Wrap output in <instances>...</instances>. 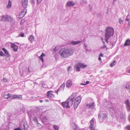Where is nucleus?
<instances>
[{
  "mask_svg": "<svg viewBox=\"0 0 130 130\" xmlns=\"http://www.w3.org/2000/svg\"><path fill=\"white\" fill-rule=\"evenodd\" d=\"M75 100L74 98L72 96H70L65 102H63L61 103V105L63 107H66V108H70L73 104Z\"/></svg>",
  "mask_w": 130,
  "mask_h": 130,
  "instance_id": "f257e3e1",
  "label": "nucleus"
},
{
  "mask_svg": "<svg viewBox=\"0 0 130 130\" xmlns=\"http://www.w3.org/2000/svg\"><path fill=\"white\" fill-rule=\"evenodd\" d=\"M114 33L113 28L110 27H108L106 28L105 35V40L107 43H108V40L109 38L112 36Z\"/></svg>",
  "mask_w": 130,
  "mask_h": 130,
  "instance_id": "f03ea898",
  "label": "nucleus"
},
{
  "mask_svg": "<svg viewBox=\"0 0 130 130\" xmlns=\"http://www.w3.org/2000/svg\"><path fill=\"white\" fill-rule=\"evenodd\" d=\"M61 51L62 52L61 53H60V51L59 52V53H60L61 56L64 58L72 55L74 53V50L72 48H67L63 50H61Z\"/></svg>",
  "mask_w": 130,
  "mask_h": 130,
  "instance_id": "7ed1b4c3",
  "label": "nucleus"
},
{
  "mask_svg": "<svg viewBox=\"0 0 130 130\" xmlns=\"http://www.w3.org/2000/svg\"><path fill=\"white\" fill-rule=\"evenodd\" d=\"M108 107L110 111L112 112V111H113L116 113V112L117 113H119L120 109V106L119 105L117 104H113L112 103L110 102Z\"/></svg>",
  "mask_w": 130,
  "mask_h": 130,
  "instance_id": "20e7f679",
  "label": "nucleus"
},
{
  "mask_svg": "<svg viewBox=\"0 0 130 130\" xmlns=\"http://www.w3.org/2000/svg\"><path fill=\"white\" fill-rule=\"evenodd\" d=\"M38 113L33 110H31L28 111L27 112V113L30 121H31L32 119L35 117L37 116V115L38 114Z\"/></svg>",
  "mask_w": 130,
  "mask_h": 130,
  "instance_id": "39448f33",
  "label": "nucleus"
},
{
  "mask_svg": "<svg viewBox=\"0 0 130 130\" xmlns=\"http://www.w3.org/2000/svg\"><path fill=\"white\" fill-rule=\"evenodd\" d=\"M81 98L80 96H78L75 99V102L74 104V108H76L78 107V104L80 102Z\"/></svg>",
  "mask_w": 130,
  "mask_h": 130,
  "instance_id": "423d86ee",
  "label": "nucleus"
},
{
  "mask_svg": "<svg viewBox=\"0 0 130 130\" xmlns=\"http://www.w3.org/2000/svg\"><path fill=\"white\" fill-rule=\"evenodd\" d=\"M1 20L3 21H8L10 22L11 20V17L9 15H3L2 18L1 19Z\"/></svg>",
  "mask_w": 130,
  "mask_h": 130,
  "instance_id": "0eeeda50",
  "label": "nucleus"
},
{
  "mask_svg": "<svg viewBox=\"0 0 130 130\" xmlns=\"http://www.w3.org/2000/svg\"><path fill=\"white\" fill-rule=\"evenodd\" d=\"M45 113L43 112L41 114L40 113V118L41 119L42 122L44 124H45V122H46L48 119V118L46 116L44 115Z\"/></svg>",
  "mask_w": 130,
  "mask_h": 130,
  "instance_id": "6e6552de",
  "label": "nucleus"
},
{
  "mask_svg": "<svg viewBox=\"0 0 130 130\" xmlns=\"http://www.w3.org/2000/svg\"><path fill=\"white\" fill-rule=\"evenodd\" d=\"M107 116L105 113H100L98 115V117L101 122H102L107 117Z\"/></svg>",
  "mask_w": 130,
  "mask_h": 130,
  "instance_id": "1a4fd4ad",
  "label": "nucleus"
},
{
  "mask_svg": "<svg viewBox=\"0 0 130 130\" xmlns=\"http://www.w3.org/2000/svg\"><path fill=\"white\" fill-rule=\"evenodd\" d=\"M95 120V119L94 118H93L91 120L90 125L89 126V128L91 130H95V125L94 124Z\"/></svg>",
  "mask_w": 130,
  "mask_h": 130,
  "instance_id": "9d476101",
  "label": "nucleus"
},
{
  "mask_svg": "<svg viewBox=\"0 0 130 130\" xmlns=\"http://www.w3.org/2000/svg\"><path fill=\"white\" fill-rule=\"evenodd\" d=\"M65 84L64 83H63L59 87V88L55 92V93L58 94V92L60 91H64L65 88Z\"/></svg>",
  "mask_w": 130,
  "mask_h": 130,
  "instance_id": "9b49d317",
  "label": "nucleus"
},
{
  "mask_svg": "<svg viewBox=\"0 0 130 130\" xmlns=\"http://www.w3.org/2000/svg\"><path fill=\"white\" fill-rule=\"evenodd\" d=\"M40 118V113L39 112L38 114L37 115V116H35L34 117V118L32 119L33 121H34L35 123L36 124H37L38 126H40L41 125L38 122L37 118Z\"/></svg>",
  "mask_w": 130,
  "mask_h": 130,
  "instance_id": "f8f14e48",
  "label": "nucleus"
},
{
  "mask_svg": "<svg viewBox=\"0 0 130 130\" xmlns=\"http://www.w3.org/2000/svg\"><path fill=\"white\" fill-rule=\"evenodd\" d=\"M26 12V8H24L21 12L19 14L18 18L19 19L22 18L25 15Z\"/></svg>",
  "mask_w": 130,
  "mask_h": 130,
  "instance_id": "ddd939ff",
  "label": "nucleus"
},
{
  "mask_svg": "<svg viewBox=\"0 0 130 130\" xmlns=\"http://www.w3.org/2000/svg\"><path fill=\"white\" fill-rule=\"evenodd\" d=\"M22 6L24 8H26L28 4V0H22Z\"/></svg>",
  "mask_w": 130,
  "mask_h": 130,
  "instance_id": "4468645a",
  "label": "nucleus"
},
{
  "mask_svg": "<svg viewBox=\"0 0 130 130\" xmlns=\"http://www.w3.org/2000/svg\"><path fill=\"white\" fill-rule=\"evenodd\" d=\"M127 109L128 111H130V102L128 100H125V102Z\"/></svg>",
  "mask_w": 130,
  "mask_h": 130,
  "instance_id": "2eb2a0df",
  "label": "nucleus"
},
{
  "mask_svg": "<svg viewBox=\"0 0 130 130\" xmlns=\"http://www.w3.org/2000/svg\"><path fill=\"white\" fill-rule=\"evenodd\" d=\"M53 91H48L47 93L46 96L48 98H51L54 96V95L51 93V92H53Z\"/></svg>",
  "mask_w": 130,
  "mask_h": 130,
  "instance_id": "dca6fc26",
  "label": "nucleus"
},
{
  "mask_svg": "<svg viewBox=\"0 0 130 130\" xmlns=\"http://www.w3.org/2000/svg\"><path fill=\"white\" fill-rule=\"evenodd\" d=\"M81 41H69L68 42V44L69 45H76L80 43Z\"/></svg>",
  "mask_w": 130,
  "mask_h": 130,
  "instance_id": "f3484780",
  "label": "nucleus"
},
{
  "mask_svg": "<svg viewBox=\"0 0 130 130\" xmlns=\"http://www.w3.org/2000/svg\"><path fill=\"white\" fill-rule=\"evenodd\" d=\"M75 4V3L74 1H69L67 3L66 5L68 7H71L73 6Z\"/></svg>",
  "mask_w": 130,
  "mask_h": 130,
  "instance_id": "a211bd4d",
  "label": "nucleus"
},
{
  "mask_svg": "<svg viewBox=\"0 0 130 130\" xmlns=\"http://www.w3.org/2000/svg\"><path fill=\"white\" fill-rule=\"evenodd\" d=\"M72 82L71 80H68L66 83V87L67 88H69L72 85Z\"/></svg>",
  "mask_w": 130,
  "mask_h": 130,
  "instance_id": "6ab92c4d",
  "label": "nucleus"
},
{
  "mask_svg": "<svg viewBox=\"0 0 130 130\" xmlns=\"http://www.w3.org/2000/svg\"><path fill=\"white\" fill-rule=\"evenodd\" d=\"M11 47L14 52H17V51L18 46L15 44H12L11 46Z\"/></svg>",
  "mask_w": 130,
  "mask_h": 130,
  "instance_id": "aec40b11",
  "label": "nucleus"
},
{
  "mask_svg": "<svg viewBox=\"0 0 130 130\" xmlns=\"http://www.w3.org/2000/svg\"><path fill=\"white\" fill-rule=\"evenodd\" d=\"M88 107L92 109L95 106L94 103H90L89 104H87L86 105Z\"/></svg>",
  "mask_w": 130,
  "mask_h": 130,
  "instance_id": "412c9836",
  "label": "nucleus"
},
{
  "mask_svg": "<svg viewBox=\"0 0 130 130\" xmlns=\"http://www.w3.org/2000/svg\"><path fill=\"white\" fill-rule=\"evenodd\" d=\"M124 46H129L130 45V39L128 38L126 41L124 45Z\"/></svg>",
  "mask_w": 130,
  "mask_h": 130,
  "instance_id": "4be33fe9",
  "label": "nucleus"
},
{
  "mask_svg": "<svg viewBox=\"0 0 130 130\" xmlns=\"http://www.w3.org/2000/svg\"><path fill=\"white\" fill-rule=\"evenodd\" d=\"M74 67L76 71H80V66L78 65V63L77 65H75Z\"/></svg>",
  "mask_w": 130,
  "mask_h": 130,
  "instance_id": "5701e85b",
  "label": "nucleus"
},
{
  "mask_svg": "<svg viewBox=\"0 0 130 130\" xmlns=\"http://www.w3.org/2000/svg\"><path fill=\"white\" fill-rule=\"evenodd\" d=\"M78 65L80 66V68H85L87 67V65H85L83 63H78Z\"/></svg>",
  "mask_w": 130,
  "mask_h": 130,
  "instance_id": "b1692460",
  "label": "nucleus"
},
{
  "mask_svg": "<svg viewBox=\"0 0 130 130\" xmlns=\"http://www.w3.org/2000/svg\"><path fill=\"white\" fill-rule=\"evenodd\" d=\"M3 50L5 53L7 57H9L10 56V55L9 54L6 49L4 48L3 49Z\"/></svg>",
  "mask_w": 130,
  "mask_h": 130,
  "instance_id": "393cba45",
  "label": "nucleus"
},
{
  "mask_svg": "<svg viewBox=\"0 0 130 130\" xmlns=\"http://www.w3.org/2000/svg\"><path fill=\"white\" fill-rule=\"evenodd\" d=\"M22 127L24 130H27L28 129V125L27 124H23Z\"/></svg>",
  "mask_w": 130,
  "mask_h": 130,
  "instance_id": "a878e982",
  "label": "nucleus"
},
{
  "mask_svg": "<svg viewBox=\"0 0 130 130\" xmlns=\"http://www.w3.org/2000/svg\"><path fill=\"white\" fill-rule=\"evenodd\" d=\"M29 40L31 42H32L34 40V37L32 35H31L29 38Z\"/></svg>",
  "mask_w": 130,
  "mask_h": 130,
  "instance_id": "bb28decb",
  "label": "nucleus"
},
{
  "mask_svg": "<svg viewBox=\"0 0 130 130\" xmlns=\"http://www.w3.org/2000/svg\"><path fill=\"white\" fill-rule=\"evenodd\" d=\"M125 88L127 89L128 91L130 93V84L126 85Z\"/></svg>",
  "mask_w": 130,
  "mask_h": 130,
  "instance_id": "cd10ccee",
  "label": "nucleus"
},
{
  "mask_svg": "<svg viewBox=\"0 0 130 130\" xmlns=\"http://www.w3.org/2000/svg\"><path fill=\"white\" fill-rule=\"evenodd\" d=\"M11 2L10 0H9L8 2V4L7 6V8H9L11 7Z\"/></svg>",
  "mask_w": 130,
  "mask_h": 130,
  "instance_id": "c85d7f7f",
  "label": "nucleus"
},
{
  "mask_svg": "<svg viewBox=\"0 0 130 130\" xmlns=\"http://www.w3.org/2000/svg\"><path fill=\"white\" fill-rule=\"evenodd\" d=\"M116 64V62L115 61H114L113 62L110 63V66L111 67L115 65Z\"/></svg>",
  "mask_w": 130,
  "mask_h": 130,
  "instance_id": "c756f323",
  "label": "nucleus"
},
{
  "mask_svg": "<svg viewBox=\"0 0 130 130\" xmlns=\"http://www.w3.org/2000/svg\"><path fill=\"white\" fill-rule=\"evenodd\" d=\"M45 55V54L43 53H42V54L39 57L40 58L41 60L42 61V62H43L44 61V60L43 59V57Z\"/></svg>",
  "mask_w": 130,
  "mask_h": 130,
  "instance_id": "7c9ffc66",
  "label": "nucleus"
},
{
  "mask_svg": "<svg viewBox=\"0 0 130 130\" xmlns=\"http://www.w3.org/2000/svg\"><path fill=\"white\" fill-rule=\"evenodd\" d=\"M53 128L55 130H58L59 129V127L56 125H54L53 126Z\"/></svg>",
  "mask_w": 130,
  "mask_h": 130,
  "instance_id": "2f4dec72",
  "label": "nucleus"
},
{
  "mask_svg": "<svg viewBox=\"0 0 130 130\" xmlns=\"http://www.w3.org/2000/svg\"><path fill=\"white\" fill-rule=\"evenodd\" d=\"M16 99H21L22 98V95H16Z\"/></svg>",
  "mask_w": 130,
  "mask_h": 130,
  "instance_id": "473e14b6",
  "label": "nucleus"
},
{
  "mask_svg": "<svg viewBox=\"0 0 130 130\" xmlns=\"http://www.w3.org/2000/svg\"><path fill=\"white\" fill-rule=\"evenodd\" d=\"M87 2L85 0H83L81 2H80V3L82 4H84L85 5L87 4Z\"/></svg>",
  "mask_w": 130,
  "mask_h": 130,
  "instance_id": "72a5a7b5",
  "label": "nucleus"
},
{
  "mask_svg": "<svg viewBox=\"0 0 130 130\" xmlns=\"http://www.w3.org/2000/svg\"><path fill=\"white\" fill-rule=\"evenodd\" d=\"M42 0H37V5H39V4L41 3Z\"/></svg>",
  "mask_w": 130,
  "mask_h": 130,
  "instance_id": "f704fd0d",
  "label": "nucleus"
},
{
  "mask_svg": "<svg viewBox=\"0 0 130 130\" xmlns=\"http://www.w3.org/2000/svg\"><path fill=\"white\" fill-rule=\"evenodd\" d=\"M84 46L86 50L87 51H88V48L87 45L86 44V43H85L84 44Z\"/></svg>",
  "mask_w": 130,
  "mask_h": 130,
  "instance_id": "c9c22d12",
  "label": "nucleus"
},
{
  "mask_svg": "<svg viewBox=\"0 0 130 130\" xmlns=\"http://www.w3.org/2000/svg\"><path fill=\"white\" fill-rule=\"evenodd\" d=\"M119 22L120 24H122L123 22V20H122L120 18L119 19Z\"/></svg>",
  "mask_w": 130,
  "mask_h": 130,
  "instance_id": "e433bc0d",
  "label": "nucleus"
},
{
  "mask_svg": "<svg viewBox=\"0 0 130 130\" xmlns=\"http://www.w3.org/2000/svg\"><path fill=\"white\" fill-rule=\"evenodd\" d=\"M59 47L58 46H56V47L54 48V50L55 51H57L59 49Z\"/></svg>",
  "mask_w": 130,
  "mask_h": 130,
  "instance_id": "4c0bfd02",
  "label": "nucleus"
},
{
  "mask_svg": "<svg viewBox=\"0 0 130 130\" xmlns=\"http://www.w3.org/2000/svg\"><path fill=\"white\" fill-rule=\"evenodd\" d=\"M3 97L5 99H8V95H7V94L4 95H3Z\"/></svg>",
  "mask_w": 130,
  "mask_h": 130,
  "instance_id": "58836bf2",
  "label": "nucleus"
},
{
  "mask_svg": "<svg viewBox=\"0 0 130 130\" xmlns=\"http://www.w3.org/2000/svg\"><path fill=\"white\" fill-rule=\"evenodd\" d=\"M31 4H34L35 3V0H30Z\"/></svg>",
  "mask_w": 130,
  "mask_h": 130,
  "instance_id": "ea45409f",
  "label": "nucleus"
},
{
  "mask_svg": "<svg viewBox=\"0 0 130 130\" xmlns=\"http://www.w3.org/2000/svg\"><path fill=\"white\" fill-rule=\"evenodd\" d=\"M42 86L43 88H46L47 87L46 84L44 83H43L42 84Z\"/></svg>",
  "mask_w": 130,
  "mask_h": 130,
  "instance_id": "a19ab883",
  "label": "nucleus"
},
{
  "mask_svg": "<svg viewBox=\"0 0 130 130\" xmlns=\"http://www.w3.org/2000/svg\"><path fill=\"white\" fill-rule=\"evenodd\" d=\"M13 130H22L20 127L15 128Z\"/></svg>",
  "mask_w": 130,
  "mask_h": 130,
  "instance_id": "79ce46f5",
  "label": "nucleus"
},
{
  "mask_svg": "<svg viewBox=\"0 0 130 130\" xmlns=\"http://www.w3.org/2000/svg\"><path fill=\"white\" fill-rule=\"evenodd\" d=\"M24 21V20L23 19H22L21 21L20 24L21 25H22L23 23V22Z\"/></svg>",
  "mask_w": 130,
  "mask_h": 130,
  "instance_id": "37998d69",
  "label": "nucleus"
},
{
  "mask_svg": "<svg viewBox=\"0 0 130 130\" xmlns=\"http://www.w3.org/2000/svg\"><path fill=\"white\" fill-rule=\"evenodd\" d=\"M7 95L8 96V98H11L12 96V95L10 93H8L7 94Z\"/></svg>",
  "mask_w": 130,
  "mask_h": 130,
  "instance_id": "c03bdc74",
  "label": "nucleus"
},
{
  "mask_svg": "<svg viewBox=\"0 0 130 130\" xmlns=\"http://www.w3.org/2000/svg\"><path fill=\"white\" fill-rule=\"evenodd\" d=\"M121 115H120V118L121 119H124L125 118V116H123V117L122 116H121Z\"/></svg>",
  "mask_w": 130,
  "mask_h": 130,
  "instance_id": "a18cd8bd",
  "label": "nucleus"
},
{
  "mask_svg": "<svg viewBox=\"0 0 130 130\" xmlns=\"http://www.w3.org/2000/svg\"><path fill=\"white\" fill-rule=\"evenodd\" d=\"M126 128L128 130H130V125L127 126L126 127Z\"/></svg>",
  "mask_w": 130,
  "mask_h": 130,
  "instance_id": "49530a36",
  "label": "nucleus"
},
{
  "mask_svg": "<svg viewBox=\"0 0 130 130\" xmlns=\"http://www.w3.org/2000/svg\"><path fill=\"white\" fill-rule=\"evenodd\" d=\"M129 15L128 14L127 15V17H126V20L128 21L129 20V19H128V18H128V17H129Z\"/></svg>",
  "mask_w": 130,
  "mask_h": 130,
  "instance_id": "de8ad7c7",
  "label": "nucleus"
},
{
  "mask_svg": "<svg viewBox=\"0 0 130 130\" xmlns=\"http://www.w3.org/2000/svg\"><path fill=\"white\" fill-rule=\"evenodd\" d=\"M3 80L5 82H7L8 81L7 79L6 78H3Z\"/></svg>",
  "mask_w": 130,
  "mask_h": 130,
  "instance_id": "09e8293b",
  "label": "nucleus"
},
{
  "mask_svg": "<svg viewBox=\"0 0 130 130\" xmlns=\"http://www.w3.org/2000/svg\"><path fill=\"white\" fill-rule=\"evenodd\" d=\"M16 95H14L12 96V99H16Z\"/></svg>",
  "mask_w": 130,
  "mask_h": 130,
  "instance_id": "8fccbe9b",
  "label": "nucleus"
},
{
  "mask_svg": "<svg viewBox=\"0 0 130 130\" xmlns=\"http://www.w3.org/2000/svg\"><path fill=\"white\" fill-rule=\"evenodd\" d=\"M99 56H100V57H103L104 56L103 55L102 53H100V55H99Z\"/></svg>",
  "mask_w": 130,
  "mask_h": 130,
  "instance_id": "3c124183",
  "label": "nucleus"
},
{
  "mask_svg": "<svg viewBox=\"0 0 130 130\" xmlns=\"http://www.w3.org/2000/svg\"><path fill=\"white\" fill-rule=\"evenodd\" d=\"M3 52L2 51H0V56H2L3 55Z\"/></svg>",
  "mask_w": 130,
  "mask_h": 130,
  "instance_id": "603ef678",
  "label": "nucleus"
},
{
  "mask_svg": "<svg viewBox=\"0 0 130 130\" xmlns=\"http://www.w3.org/2000/svg\"><path fill=\"white\" fill-rule=\"evenodd\" d=\"M24 36V33H21V36L22 37H23Z\"/></svg>",
  "mask_w": 130,
  "mask_h": 130,
  "instance_id": "864d4df0",
  "label": "nucleus"
},
{
  "mask_svg": "<svg viewBox=\"0 0 130 130\" xmlns=\"http://www.w3.org/2000/svg\"><path fill=\"white\" fill-rule=\"evenodd\" d=\"M90 83L89 81H87L85 83L86 85Z\"/></svg>",
  "mask_w": 130,
  "mask_h": 130,
  "instance_id": "5fc2aeb1",
  "label": "nucleus"
},
{
  "mask_svg": "<svg viewBox=\"0 0 130 130\" xmlns=\"http://www.w3.org/2000/svg\"><path fill=\"white\" fill-rule=\"evenodd\" d=\"M99 60H100V61H101V57H100V56H99Z\"/></svg>",
  "mask_w": 130,
  "mask_h": 130,
  "instance_id": "6e6d98bb",
  "label": "nucleus"
},
{
  "mask_svg": "<svg viewBox=\"0 0 130 130\" xmlns=\"http://www.w3.org/2000/svg\"><path fill=\"white\" fill-rule=\"evenodd\" d=\"M71 67H68V70H69L70 69H71Z\"/></svg>",
  "mask_w": 130,
  "mask_h": 130,
  "instance_id": "4d7b16f0",
  "label": "nucleus"
},
{
  "mask_svg": "<svg viewBox=\"0 0 130 130\" xmlns=\"http://www.w3.org/2000/svg\"><path fill=\"white\" fill-rule=\"evenodd\" d=\"M103 42V43H104V48H105L106 47V46L105 44V42Z\"/></svg>",
  "mask_w": 130,
  "mask_h": 130,
  "instance_id": "13d9d810",
  "label": "nucleus"
},
{
  "mask_svg": "<svg viewBox=\"0 0 130 130\" xmlns=\"http://www.w3.org/2000/svg\"><path fill=\"white\" fill-rule=\"evenodd\" d=\"M80 85H86L85 83H81L80 84Z\"/></svg>",
  "mask_w": 130,
  "mask_h": 130,
  "instance_id": "bf43d9fd",
  "label": "nucleus"
},
{
  "mask_svg": "<svg viewBox=\"0 0 130 130\" xmlns=\"http://www.w3.org/2000/svg\"><path fill=\"white\" fill-rule=\"evenodd\" d=\"M127 72L128 73H130V69H129V70H128V71H127Z\"/></svg>",
  "mask_w": 130,
  "mask_h": 130,
  "instance_id": "052dcab7",
  "label": "nucleus"
},
{
  "mask_svg": "<svg viewBox=\"0 0 130 130\" xmlns=\"http://www.w3.org/2000/svg\"><path fill=\"white\" fill-rule=\"evenodd\" d=\"M39 102H40V103H42V102H43V101L42 100H40L39 101Z\"/></svg>",
  "mask_w": 130,
  "mask_h": 130,
  "instance_id": "680f3d73",
  "label": "nucleus"
},
{
  "mask_svg": "<svg viewBox=\"0 0 130 130\" xmlns=\"http://www.w3.org/2000/svg\"><path fill=\"white\" fill-rule=\"evenodd\" d=\"M128 25H130V22H128Z\"/></svg>",
  "mask_w": 130,
  "mask_h": 130,
  "instance_id": "e2e57ef3",
  "label": "nucleus"
},
{
  "mask_svg": "<svg viewBox=\"0 0 130 130\" xmlns=\"http://www.w3.org/2000/svg\"><path fill=\"white\" fill-rule=\"evenodd\" d=\"M110 43H112V42L110 40Z\"/></svg>",
  "mask_w": 130,
  "mask_h": 130,
  "instance_id": "0e129e2a",
  "label": "nucleus"
},
{
  "mask_svg": "<svg viewBox=\"0 0 130 130\" xmlns=\"http://www.w3.org/2000/svg\"><path fill=\"white\" fill-rule=\"evenodd\" d=\"M29 67H28V70L29 71V72H30V71H29Z\"/></svg>",
  "mask_w": 130,
  "mask_h": 130,
  "instance_id": "69168bd1",
  "label": "nucleus"
},
{
  "mask_svg": "<svg viewBox=\"0 0 130 130\" xmlns=\"http://www.w3.org/2000/svg\"><path fill=\"white\" fill-rule=\"evenodd\" d=\"M74 128L75 130L76 129V128Z\"/></svg>",
  "mask_w": 130,
  "mask_h": 130,
  "instance_id": "338daca9",
  "label": "nucleus"
},
{
  "mask_svg": "<svg viewBox=\"0 0 130 130\" xmlns=\"http://www.w3.org/2000/svg\"><path fill=\"white\" fill-rule=\"evenodd\" d=\"M46 101H48V100L47 101V100H46Z\"/></svg>",
  "mask_w": 130,
  "mask_h": 130,
  "instance_id": "774afa93",
  "label": "nucleus"
}]
</instances>
